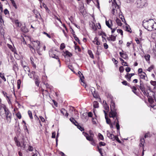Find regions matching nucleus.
<instances>
[{
  "label": "nucleus",
  "instance_id": "774afa93",
  "mask_svg": "<svg viewBox=\"0 0 156 156\" xmlns=\"http://www.w3.org/2000/svg\"><path fill=\"white\" fill-rule=\"evenodd\" d=\"M131 70V68L129 67H127L126 69V71L127 72H129Z\"/></svg>",
  "mask_w": 156,
  "mask_h": 156
},
{
  "label": "nucleus",
  "instance_id": "f3484780",
  "mask_svg": "<svg viewBox=\"0 0 156 156\" xmlns=\"http://www.w3.org/2000/svg\"><path fill=\"white\" fill-rule=\"evenodd\" d=\"M60 112L63 115L65 116L66 117L68 116V114L67 111L64 108L61 109L60 110Z\"/></svg>",
  "mask_w": 156,
  "mask_h": 156
},
{
  "label": "nucleus",
  "instance_id": "864d4df0",
  "mask_svg": "<svg viewBox=\"0 0 156 156\" xmlns=\"http://www.w3.org/2000/svg\"><path fill=\"white\" fill-rule=\"evenodd\" d=\"M15 142L16 145L17 146L21 147V146L20 142L18 140Z\"/></svg>",
  "mask_w": 156,
  "mask_h": 156
},
{
  "label": "nucleus",
  "instance_id": "6e6552de",
  "mask_svg": "<svg viewBox=\"0 0 156 156\" xmlns=\"http://www.w3.org/2000/svg\"><path fill=\"white\" fill-rule=\"evenodd\" d=\"M78 73L80 76V80L81 81V82L83 83V84H81L83 86H86V84H85L84 82V77L83 74L81 73V72L80 71L78 72Z\"/></svg>",
  "mask_w": 156,
  "mask_h": 156
},
{
  "label": "nucleus",
  "instance_id": "9d476101",
  "mask_svg": "<svg viewBox=\"0 0 156 156\" xmlns=\"http://www.w3.org/2000/svg\"><path fill=\"white\" fill-rule=\"evenodd\" d=\"M92 89H91L92 90H93V91H91L93 95V97L96 98H99V99L100 100H101L100 98H99V96L98 94H97V93H96L95 91V89L93 87Z\"/></svg>",
  "mask_w": 156,
  "mask_h": 156
},
{
  "label": "nucleus",
  "instance_id": "4d7b16f0",
  "mask_svg": "<svg viewBox=\"0 0 156 156\" xmlns=\"http://www.w3.org/2000/svg\"><path fill=\"white\" fill-rule=\"evenodd\" d=\"M117 32L119 33H120L122 35H123V31L121 29H117Z\"/></svg>",
  "mask_w": 156,
  "mask_h": 156
},
{
  "label": "nucleus",
  "instance_id": "338daca9",
  "mask_svg": "<svg viewBox=\"0 0 156 156\" xmlns=\"http://www.w3.org/2000/svg\"><path fill=\"white\" fill-rule=\"evenodd\" d=\"M28 150L30 151H32L33 150V147H32L29 146L28 147Z\"/></svg>",
  "mask_w": 156,
  "mask_h": 156
},
{
  "label": "nucleus",
  "instance_id": "a18cd8bd",
  "mask_svg": "<svg viewBox=\"0 0 156 156\" xmlns=\"http://www.w3.org/2000/svg\"><path fill=\"white\" fill-rule=\"evenodd\" d=\"M132 89V91L135 94H136V90L137 89L136 87L135 86H133L132 87H131Z\"/></svg>",
  "mask_w": 156,
  "mask_h": 156
},
{
  "label": "nucleus",
  "instance_id": "f257e3e1",
  "mask_svg": "<svg viewBox=\"0 0 156 156\" xmlns=\"http://www.w3.org/2000/svg\"><path fill=\"white\" fill-rule=\"evenodd\" d=\"M110 108L111 111L109 113V115L110 117L112 118L113 119L116 118V119L114 121V122L116 123V126L118 131H119L120 129V126L119 124V121L117 118V112L116 111V110L115 108V103L111 101L110 105Z\"/></svg>",
  "mask_w": 156,
  "mask_h": 156
},
{
  "label": "nucleus",
  "instance_id": "37998d69",
  "mask_svg": "<svg viewBox=\"0 0 156 156\" xmlns=\"http://www.w3.org/2000/svg\"><path fill=\"white\" fill-rule=\"evenodd\" d=\"M154 65H152L150 67H149L147 69V70L149 72H151V71L154 69Z\"/></svg>",
  "mask_w": 156,
  "mask_h": 156
},
{
  "label": "nucleus",
  "instance_id": "412c9836",
  "mask_svg": "<svg viewBox=\"0 0 156 156\" xmlns=\"http://www.w3.org/2000/svg\"><path fill=\"white\" fill-rule=\"evenodd\" d=\"M134 75V73H127L126 75L125 76V77L127 79H128V80L130 81V79L132 76Z\"/></svg>",
  "mask_w": 156,
  "mask_h": 156
},
{
  "label": "nucleus",
  "instance_id": "ea45409f",
  "mask_svg": "<svg viewBox=\"0 0 156 156\" xmlns=\"http://www.w3.org/2000/svg\"><path fill=\"white\" fill-rule=\"evenodd\" d=\"M144 138H142L140 139L141 143L140 144V145L141 146V145L142 146H144Z\"/></svg>",
  "mask_w": 156,
  "mask_h": 156
},
{
  "label": "nucleus",
  "instance_id": "680f3d73",
  "mask_svg": "<svg viewBox=\"0 0 156 156\" xmlns=\"http://www.w3.org/2000/svg\"><path fill=\"white\" fill-rule=\"evenodd\" d=\"M42 4H43V7L46 9V10H49V9H48V7H47L46 5H45L44 3H43Z\"/></svg>",
  "mask_w": 156,
  "mask_h": 156
},
{
  "label": "nucleus",
  "instance_id": "9b49d317",
  "mask_svg": "<svg viewBox=\"0 0 156 156\" xmlns=\"http://www.w3.org/2000/svg\"><path fill=\"white\" fill-rule=\"evenodd\" d=\"M89 133L90 134V136H89L88 133H85L84 132H83V134L84 136H85L86 139H87V137H90L91 136H92L93 138V136H94V134L93 133V132H92L91 131H89Z\"/></svg>",
  "mask_w": 156,
  "mask_h": 156
},
{
  "label": "nucleus",
  "instance_id": "e433bc0d",
  "mask_svg": "<svg viewBox=\"0 0 156 156\" xmlns=\"http://www.w3.org/2000/svg\"><path fill=\"white\" fill-rule=\"evenodd\" d=\"M39 83H40V81H39V78H37L35 79V83H36V85L37 86H38L39 85Z\"/></svg>",
  "mask_w": 156,
  "mask_h": 156
},
{
  "label": "nucleus",
  "instance_id": "b1692460",
  "mask_svg": "<svg viewBox=\"0 0 156 156\" xmlns=\"http://www.w3.org/2000/svg\"><path fill=\"white\" fill-rule=\"evenodd\" d=\"M103 106L104 107L105 109L106 110V112L107 113V112H108L109 110V108L108 106L106 103V101H105V103L104 104Z\"/></svg>",
  "mask_w": 156,
  "mask_h": 156
},
{
  "label": "nucleus",
  "instance_id": "423d86ee",
  "mask_svg": "<svg viewBox=\"0 0 156 156\" xmlns=\"http://www.w3.org/2000/svg\"><path fill=\"white\" fill-rule=\"evenodd\" d=\"M136 5L137 7L142 8L146 4L145 0H136Z\"/></svg>",
  "mask_w": 156,
  "mask_h": 156
},
{
  "label": "nucleus",
  "instance_id": "58836bf2",
  "mask_svg": "<svg viewBox=\"0 0 156 156\" xmlns=\"http://www.w3.org/2000/svg\"><path fill=\"white\" fill-rule=\"evenodd\" d=\"M28 115L31 119H33V116L32 115V113L31 111L29 110L28 111Z\"/></svg>",
  "mask_w": 156,
  "mask_h": 156
},
{
  "label": "nucleus",
  "instance_id": "473e14b6",
  "mask_svg": "<svg viewBox=\"0 0 156 156\" xmlns=\"http://www.w3.org/2000/svg\"><path fill=\"white\" fill-rule=\"evenodd\" d=\"M88 53L89 55H90V57L92 58H94V56L93 55V54L92 53V51L90 50H88Z\"/></svg>",
  "mask_w": 156,
  "mask_h": 156
},
{
  "label": "nucleus",
  "instance_id": "603ef678",
  "mask_svg": "<svg viewBox=\"0 0 156 156\" xmlns=\"http://www.w3.org/2000/svg\"><path fill=\"white\" fill-rule=\"evenodd\" d=\"M16 115L18 117V118L19 119H20L21 118V114L19 112H18L16 114Z\"/></svg>",
  "mask_w": 156,
  "mask_h": 156
},
{
  "label": "nucleus",
  "instance_id": "c03bdc74",
  "mask_svg": "<svg viewBox=\"0 0 156 156\" xmlns=\"http://www.w3.org/2000/svg\"><path fill=\"white\" fill-rule=\"evenodd\" d=\"M21 83V80H17V87L18 89H19L20 87Z\"/></svg>",
  "mask_w": 156,
  "mask_h": 156
},
{
  "label": "nucleus",
  "instance_id": "20e7f679",
  "mask_svg": "<svg viewBox=\"0 0 156 156\" xmlns=\"http://www.w3.org/2000/svg\"><path fill=\"white\" fill-rule=\"evenodd\" d=\"M2 109H3L5 112L7 122L8 123H9L11 122L12 119L11 113L8 109L7 108H6L5 106L1 108L0 110H2Z\"/></svg>",
  "mask_w": 156,
  "mask_h": 156
},
{
  "label": "nucleus",
  "instance_id": "ddd939ff",
  "mask_svg": "<svg viewBox=\"0 0 156 156\" xmlns=\"http://www.w3.org/2000/svg\"><path fill=\"white\" fill-rule=\"evenodd\" d=\"M103 112L105 113V119L106 120V122L108 124H110L111 123V120L110 119H108V118L107 116V115H108L106 111H105V110H103Z\"/></svg>",
  "mask_w": 156,
  "mask_h": 156
},
{
  "label": "nucleus",
  "instance_id": "a19ab883",
  "mask_svg": "<svg viewBox=\"0 0 156 156\" xmlns=\"http://www.w3.org/2000/svg\"><path fill=\"white\" fill-rule=\"evenodd\" d=\"M150 56L149 55H147L144 56V57L147 61H149Z\"/></svg>",
  "mask_w": 156,
  "mask_h": 156
},
{
  "label": "nucleus",
  "instance_id": "dca6fc26",
  "mask_svg": "<svg viewBox=\"0 0 156 156\" xmlns=\"http://www.w3.org/2000/svg\"><path fill=\"white\" fill-rule=\"evenodd\" d=\"M116 35H115L113 34V35H112L110 36L109 38H108L107 39L108 41H110V40H111L112 41H115L116 40Z\"/></svg>",
  "mask_w": 156,
  "mask_h": 156
},
{
  "label": "nucleus",
  "instance_id": "72a5a7b5",
  "mask_svg": "<svg viewBox=\"0 0 156 156\" xmlns=\"http://www.w3.org/2000/svg\"><path fill=\"white\" fill-rule=\"evenodd\" d=\"M13 6L15 7L16 9L17 8V7L16 4V3L14 0H10Z\"/></svg>",
  "mask_w": 156,
  "mask_h": 156
},
{
  "label": "nucleus",
  "instance_id": "09e8293b",
  "mask_svg": "<svg viewBox=\"0 0 156 156\" xmlns=\"http://www.w3.org/2000/svg\"><path fill=\"white\" fill-rule=\"evenodd\" d=\"M98 136L99 138L101 140H103L104 139V137L103 136L101 133H99L98 134Z\"/></svg>",
  "mask_w": 156,
  "mask_h": 156
},
{
  "label": "nucleus",
  "instance_id": "5701e85b",
  "mask_svg": "<svg viewBox=\"0 0 156 156\" xmlns=\"http://www.w3.org/2000/svg\"><path fill=\"white\" fill-rule=\"evenodd\" d=\"M140 79L146 80V78H147L146 75L144 72L142 73L139 74Z\"/></svg>",
  "mask_w": 156,
  "mask_h": 156
},
{
  "label": "nucleus",
  "instance_id": "a878e982",
  "mask_svg": "<svg viewBox=\"0 0 156 156\" xmlns=\"http://www.w3.org/2000/svg\"><path fill=\"white\" fill-rule=\"evenodd\" d=\"M47 76L46 75H44L42 76V83H46L47 81Z\"/></svg>",
  "mask_w": 156,
  "mask_h": 156
},
{
  "label": "nucleus",
  "instance_id": "c756f323",
  "mask_svg": "<svg viewBox=\"0 0 156 156\" xmlns=\"http://www.w3.org/2000/svg\"><path fill=\"white\" fill-rule=\"evenodd\" d=\"M93 106L94 108H98L99 107L98 103L97 101H94L93 103Z\"/></svg>",
  "mask_w": 156,
  "mask_h": 156
},
{
  "label": "nucleus",
  "instance_id": "6ab92c4d",
  "mask_svg": "<svg viewBox=\"0 0 156 156\" xmlns=\"http://www.w3.org/2000/svg\"><path fill=\"white\" fill-rule=\"evenodd\" d=\"M93 42L94 44H96L97 45H99L100 44V42L98 40V38L97 37H95L94 40L93 41Z\"/></svg>",
  "mask_w": 156,
  "mask_h": 156
},
{
  "label": "nucleus",
  "instance_id": "de8ad7c7",
  "mask_svg": "<svg viewBox=\"0 0 156 156\" xmlns=\"http://www.w3.org/2000/svg\"><path fill=\"white\" fill-rule=\"evenodd\" d=\"M77 126V128L79 129L81 131H82L84 130V128L81 127L80 125H78L76 126Z\"/></svg>",
  "mask_w": 156,
  "mask_h": 156
},
{
  "label": "nucleus",
  "instance_id": "13d9d810",
  "mask_svg": "<svg viewBox=\"0 0 156 156\" xmlns=\"http://www.w3.org/2000/svg\"><path fill=\"white\" fill-rule=\"evenodd\" d=\"M23 126H24V130L25 131H26V132H27V133H29L28 130V129L27 128V127L26 126V125H24Z\"/></svg>",
  "mask_w": 156,
  "mask_h": 156
},
{
  "label": "nucleus",
  "instance_id": "f8f14e48",
  "mask_svg": "<svg viewBox=\"0 0 156 156\" xmlns=\"http://www.w3.org/2000/svg\"><path fill=\"white\" fill-rule=\"evenodd\" d=\"M120 56L125 59H128V58L127 54L126 53H123L121 52L119 53Z\"/></svg>",
  "mask_w": 156,
  "mask_h": 156
},
{
  "label": "nucleus",
  "instance_id": "0eeeda50",
  "mask_svg": "<svg viewBox=\"0 0 156 156\" xmlns=\"http://www.w3.org/2000/svg\"><path fill=\"white\" fill-rule=\"evenodd\" d=\"M54 51L53 50H51L49 51V55L51 57H52L53 58H55V59L58 60V61L59 64V66H61V62L60 61L59 59L58 56L57 55H56L55 54L53 53Z\"/></svg>",
  "mask_w": 156,
  "mask_h": 156
},
{
  "label": "nucleus",
  "instance_id": "8fccbe9b",
  "mask_svg": "<svg viewBox=\"0 0 156 156\" xmlns=\"http://www.w3.org/2000/svg\"><path fill=\"white\" fill-rule=\"evenodd\" d=\"M33 12L36 15V17H37V16H38V15H40V13L37 12V11L36 10H34L33 11Z\"/></svg>",
  "mask_w": 156,
  "mask_h": 156
},
{
  "label": "nucleus",
  "instance_id": "4468645a",
  "mask_svg": "<svg viewBox=\"0 0 156 156\" xmlns=\"http://www.w3.org/2000/svg\"><path fill=\"white\" fill-rule=\"evenodd\" d=\"M87 139L90 141H91L90 144L93 145L95 146V143L94 140L92 136L90 137H87Z\"/></svg>",
  "mask_w": 156,
  "mask_h": 156
},
{
  "label": "nucleus",
  "instance_id": "cd10ccee",
  "mask_svg": "<svg viewBox=\"0 0 156 156\" xmlns=\"http://www.w3.org/2000/svg\"><path fill=\"white\" fill-rule=\"evenodd\" d=\"M30 60L31 64L32 65L33 67L35 68H36V65L34 63V59L33 58L31 57L30 58Z\"/></svg>",
  "mask_w": 156,
  "mask_h": 156
},
{
  "label": "nucleus",
  "instance_id": "f704fd0d",
  "mask_svg": "<svg viewBox=\"0 0 156 156\" xmlns=\"http://www.w3.org/2000/svg\"><path fill=\"white\" fill-rule=\"evenodd\" d=\"M152 135L149 132L146 133L144 135V138H146L147 137H150Z\"/></svg>",
  "mask_w": 156,
  "mask_h": 156
},
{
  "label": "nucleus",
  "instance_id": "f03ea898",
  "mask_svg": "<svg viewBox=\"0 0 156 156\" xmlns=\"http://www.w3.org/2000/svg\"><path fill=\"white\" fill-rule=\"evenodd\" d=\"M142 25L145 29L149 31L156 30V22L153 19L144 20L142 22Z\"/></svg>",
  "mask_w": 156,
  "mask_h": 156
},
{
  "label": "nucleus",
  "instance_id": "aec40b11",
  "mask_svg": "<svg viewBox=\"0 0 156 156\" xmlns=\"http://www.w3.org/2000/svg\"><path fill=\"white\" fill-rule=\"evenodd\" d=\"M18 68L17 64H14L13 66V69L15 72L16 74L17 75V71L18 70Z\"/></svg>",
  "mask_w": 156,
  "mask_h": 156
},
{
  "label": "nucleus",
  "instance_id": "3c124183",
  "mask_svg": "<svg viewBox=\"0 0 156 156\" xmlns=\"http://www.w3.org/2000/svg\"><path fill=\"white\" fill-rule=\"evenodd\" d=\"M99 145L100 147L101 146H105V145L106 144L105 143L102 142H100L99 144Z\"/></svg>",
  "mask_w": 156,
  "mask_h": 156
},
{
  "label": "nucleus",
  "instance_id": "bf43d9fd",
  "mask_svg": "<svg viewBox=\"0 0 156 156\" xmlns=\"http://www.w3.org/2000/svg\"><path fill=\"white\" fill-rule=\"evenodd\" d=\"M150 83L151 85L154 87L156 84V82L155 81H153L151 80L150 81Z\"/></svg>",
  "mask_w": 156,
  "mask_h": 156
},
{
  "label": "nucleus",
  "instance_id": "393cba45",
  "mask_svg": "<svg viewBox=\"0 0 156 156\" xmlns=\"http://www.w3.org/2000/svg\"><path fill=\"white\" fill-rule=\"evenodd\" d=\"M90 27L94 30L95 31L97 29V27H96L95 24L93 23L90 24Z\"/></svg>",
  "mask_w": 156,
  "mask_h": 156
},
{
  "label": "nucleus",
  "instance_id": "0e129e2a",
  "mask_svg": "<svg viewBox=\"0 0 156 156\" xmlns=\"http://www.w3.org/2000/svg\"><path fill=\"white\" fill-rule=\"evenodd\" d=\"M55 134L56 133L55 132L52 133L51 136L52 138H55Z\"/></svg>",
  "mask_w": 156,
  "mask_h": 156
},
{
  "label": "nucleus",
  "instance_id": "79ce46f5",
  "mask_svg": "<svg viewBox=\"0 0 156 156\" xmlns=\"http://www.w3.org/2000/svg\"><path fill=\"white\" fill-rule=\"evenodd\" d=\"M21 30L23 32L25 33L27 32V29L25 27H22L21 28Z\"/></svg>",
  "mask_w": 156,
  "mask_h": 156
},
{
  "label": "nucleus",
  "instance_id": "2f4dec72",
  "mask_svg": "<svg viewBox=\"0 0 156 156\" xmlns=\"http://www.w3.org/2000/svg\"><path fill=\"white\" fill-rule=\"evenodd\" d=\"M116 22L118 25L119 26H121L122 23L121 22V20L117 18L116 20Z\"/></svg>",
  "mask_w": 156,
  "mask_h": 156
},
{
  "label": "nucleus",
  "instance_id": "1a4fd4ad",
  "mask_svg": "<svg viewBox=\"0 0 156 156\" xmlns=\"http://www.w3.org/2000/svg\"><path fill=\"white\" fill-rule=\"evenodd\" d=\"M107 136L112 140H115V136L108 131H107Z\"/></svg>",
  "mask_w": 156,
  "mask_h": 156
},
{
  "label": "nucleus",
  "instance_id": "bb28decb",
  "mask_svg": "<svg viewBox=\"0 0 156 156\" xmlns=\"http://www.w3.org/2000/svg\"><path fill=\"white\" fill-rule=\"evenodd\" d=\"M64 53L66 56L69 57H71L72 56V54L68 51H66L65 52L64 51Z\"/></svg>",
  "mask_w": 156,
  "mask_h": 156
},
{
  "label": "nucleus",
  "instance_id": "4be33fe9",
  "mask_svg": "<svg viewBox=\"0 0 156 156\" xmlns=\"http://www.w3.org/2000/svg\"><path fill=\"white\" fill-rule=\"evenodd\" d=\"M27 46L30 48V50L32 53L33 54L35 53V49L33 46H32L30 44H28Z\"/></svg>",
  "mask_w": 156,
  "mask_h": 156
},
{
  "label": "nucleus",
  "instance_id": "a211bd4d",
  "mask_svg": "<svg viewBox=\"0 0 156 156\" xmlns=\"http://www.w3.org/2000/svg\"><path fill=\"white\" fill-rule=\"evenodd\" d=\"M140 85L139 86L140 89L141 91H144V90L145 89V88L144 87L143 83L141 80H140Z\"/></svg>",
  "mask_w": 156,
  "mask_h": 156
},
{
  "label": "nucleus",
  "instance_id": "e2e57ef3",
  "mask_svg": "<svg viewBox=\"0 0 156 156\" xmlns=\"http://www.w3.org/2000/svg\"><path fill=\"white\" fill-rule=\"evenodd\" d=\"M2 93L3 94V95H4V96L5 97H6L7 98H9V97L7 96V93L5 92L4 91H3L2 92Z\"/></svg>",
  "mask_w": 156,
  "mask_h": 156
},
{
  "label": "nucleus",
  "instance_id": "c9c22d12",
  "mask_svg": "<svg viewBox=\"0 0 156 156\" xmlns=\"http://www.w3.org/2000/svg\"><path fill=\"white\" fill-rule=\"evenodd\" d=\"M0 77L4 81H5L6 80L4 74L0 72Z\"/></svg>",
  "mask_w": 156,
  "mask_h": 156
},
{
  "label": "nucleus",
  "instance_id": "2eb2a0df",
  "mask_svg": "<svg viewBox=\"0 0 156 156\" xmlns=\"http://www.w3.org/2000/svg\"><path fill=\"white\" fill-rule=\"evenodd\" d=\"M112 24V21L111 20H109L108 21L106 20V25L111 29L112 28L111 27V25Z\"/></svg>",
  "mask_w": 156,
  "mask_h": 156
},
{
  "label": "nucleus",
  "instance_id": "69168bd1",
  "mask_svg": "<svg viewBox=\"0 0 156 156\" xmlns=\"http://www.w3.org/2000/svg\"><path fill=\"white\" fill-rule=\"evenodd\" d=\"M112 61L114 62L115 64H117L118 63V61L114 58L112 59Z\"/></svg>",
  "mask_w": 156,
  "mask_h": 156
},
{
  "label": "nucleus",
  "instance_id": "49530a36",
  "mask_svg": "<svg viewBox=\"0 0 156 156\" xmlns=\"http://www.w3.org/2000/svg\"><path fill=\"white\" fill-rule=\"evenodd\" d=\"M65 48V45L64 43L61 44L60 47V48L61 50H63Z\"/></svg>",
  "mask_w": 156,
  "mask_h": 156
},
{
  "label": "nucleus",
  "instance_id": "6e6d98bb",
  "mask_svg": "<svg viewBox=\"0 0 156 156\" xmlns=\"http://www.w3.org/2000/svg\"><path fill=\"white\" fill-rule=\"evenodd\" d=\"M124 69L122 66H121L119 67V71L120 73H122L124 71Z\"/></svg>",
  "mask_w": 156,
  "mask_h": 156
},
{
  "label": "nucleus",
  "instance_id": "5fc2aeb1",
  "mask_svg": "<svg viewBox=\"0 0 156 156\" xmlns=\"http://www.w3.org/2000/svg\"><path fill=\"white\" fill-rule=\"evenodd\" d=\"M24 68V71L25 72H26V71H28L29 72H30V69L27 66L26 67H25L24 68Z\"/></svg>",
  "mask_w": 156,
  "mask_h": 156
},
{
  "label": "nucleus",
  "instance_id": "7ed1b4c3",
  "mask_svg": "<svg viewBox=\"0 0 156 156\" xmlns=\"http://www.w3.org/2000/svg\"><path fill=\"white\" fill-rule=\"evenodd\" d=\"M119 0H113L110 7L112 13L115 16L120 12L121 10L119 8Z\"/></svg>",
  "mask_w": 156,
  "mask_h": 156
},
{
  "label": "nucleus",
  "instance_id": "7c9ffc66",
  "mask_svg": "<svg viewBox=\"0 0 156 156\" xmlns=\"http://www.w3.org/2000/svg\"><path fill=\"white\" fill-rule=\"evenodd\" d=\"M70 121L73 123L75 125L77 126V124H78L77 122L73 118H71L70 119Z\"/></svg>",
  "mask_w": 156,
  "mask_h": 156
},
{
  "label": "nucleus",
  "instance_id": "39448f33",
  "mask_svg": "<svg viewBox=\"0 0 156 156\" xmlns=\"http://www.w3.org/2000/svg\"><path fill=\"white\" fill-rule=\"evenodd\" d=\"M32 44L38 54L40 55H42V54L41 53V51L40 49V42L37 40L33 41H32Z\"/></svg>",
  "mask_w": 156,
  "mask_h": 156
},
{
  "label": "nucleus",
  "instance_id": "c85d7f7f",
  "mask_svg": "<svg viewBox=\"0 0 156 156\" xmlns=\"http://www.w3.org/2000/svg\"><path fill=\"white\" fill-rule=\"evenodd\" d=\"M15 23L16 26L19 27H21V24L19 22L18 20H15Z\"/></svg>",
  "mask_w": 156,
  "mask_h": 156
},
{
  "label": "nucleus",
  "instance_id": "4c0bfd02",
  "mask_svg": "<svg viewBox=\"0 0 156 156\" xmlns=\"http://www.w3.org/2000/svg\"><path fill=\"white\" fill-rule=\"evenodd\" d=\"M8 46L9 48L13 52H15V49H14L12 46V45L9 44H8Z\"/></svg>",
  "mask_w": 156,
  "mask_h": 156
},
{
  "label": "nucleus",
  "instance_id": "052dcab7",
  "mask_svg": "<svg viewBox=\"0 0 156 156\" xmlns=\"http://www.w3.org/2000/svg\"><path fill=\"white\" fill-rule=\"evenodd\" d=\"M115 140H116L119 143H121V141H120V140H119L118 137L117 136H115Z\"/></svg>",
  "mask_w": 156,
  "mask_h": 156
}]
</instances>
